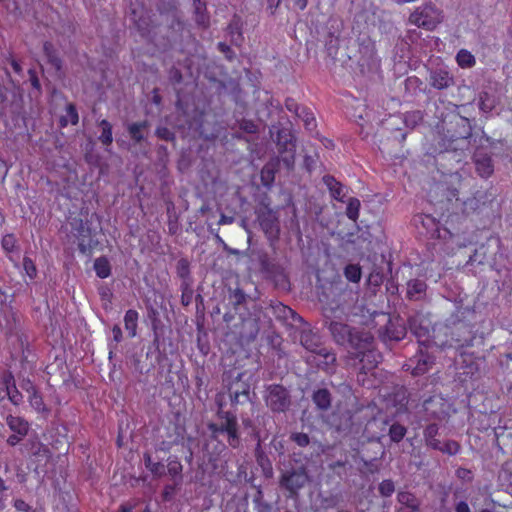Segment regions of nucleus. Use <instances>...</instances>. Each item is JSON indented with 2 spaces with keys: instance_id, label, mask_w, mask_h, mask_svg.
<instances>
[{
  "instance_id": "f257e3e1",
  "label": "nucleus",
  "mask_w": 512,
  "mask_h": 512,
  "mask_svg": "<svg viewBox=\"0 0 512 512\" xmlns=\"http://www.w3.org/2000/svg\"><path fill=\"white\" fill-rule=\"evenodd\" d=\"M227 292V305L239 316L242 323L241 337L254 341L260 331L261 306L239 286H229Z\"/></svg>"
},
{
  "instance_id": "f03ea898",
  "label": "nucleus",
  "mask_w": 512,
  "mask_h": 512,
  "mask_svg": "<svg viewBox=\"0 0 512 512\" xmlns=\"http://www.w3.org/2000/svg\"><path fill=\"white\" fill-rule=\"evenodd\" d=\"M344 348L348 349V359L363 373L373 370L381 355L375 349V338L371 332L356 328Z\"/></svg>"
},
{
  "instance_id": "7ed1b4c3",
  "label": "nucleus",
  "mask_w": 512,
  "mask_h": 512,
  "mask_svg": "<svg viewBox=\"0 0 512 512\" xmlns=\"http://www.w3.org/2000/svg\"><path fill=\"white\" fill-rule=\"evenodd\" d=\"M162 25L155 38V44L166 51L174 48H181L185 24L182 20L181 12L174 5L166 12H162Z\"/></svg>"
},
{
  "instance_id": "20e7f679",
  "label": "nucleus",
  "mask_w": 512,
  "mask_h": 512,
  "mask_svg": "<svg viewBox=\"0 0 512 512\" xmlns=\"http://www.w3.org/2000/svg\"><path fill=\"white\" fill-rule=\"evenodd\" d=\"M372 316L380 317L385 321L377 330L378 338L385 346L392 348L407 336L406 322L399 315L391 316L375 311Z\"/></svg>"
},
{
  "instance_id": "39448f33",
  "label": "nucleus",
  "mask_w": 512,
  "mask_h": 512,
  "mask_svg": "<svg viewBox=\"0 0 512 512\" xmlns=\"http://www.w3.org/2000/svg\"><path fill=\"white\" fill-rule=\"evenodd\" d=\"M274 131L276 135L273 141L276 144L278 154L281 156L285 168L288 171H292L295 166L296 138L289 128L273 125L270 128L272 137Z\"/></svg>"
},
{
  "instance_id": "423d86ee",
  "label": "nucleus",
  "mask_w": 512,
  "mask_h": 512,
  "mask_svg": "<svg viewBox=\"0 0 512 512\" xmlns=\"http://www.w3.org/2000/svg\"><path fill=\"white\" fill-rule=\"evenodd\" d=\"M263 398L266 407L274 414H285L293 404L291 391L282 384L266 385Z\"/></svg>"
},
{
  "instance_id": "0eeeda50",
  "label": "nucleus",
  "mask_w": 512,
  "mask_h": 512,
  "mask_svg": "<svg viewBox=\"0 0 512 512\" xmlns=\"http://www.w3.org/2000/svg\"><path fill=\"white\" fill-rule=\"evenodd\" d=\"M332 308H323L324 327L329 331L333 341L344 347L349 342L352 332L355 327L337 320L339 317H333Z\"/></svg>"
},
{
  "instance_id": "6e6552de",
  "label": "nucleus",
  "mask_w": 512,
  "mask_h": 512,
  "mask_svg": "<svg viewBox=\"0 0 512 512\" xmlns=\"http://www.w3.org/2000/svg\"><path fill=\"white\" fill-rule=\"evenodd\" d=\"M251 378L252 375L249 374L247 371L240 372L228 384V394L230 397L231 404L233 406L244 405L252 401Z\"/></svg>"
},
{
  "instance_id": "1a4fd4ad",
  "label": "nucleus",
  "mask_w": 512,
  "mask_h": 512,
  "mask_svg": "<svg viewBox=\"0 0 512 512\" xmlns=\"http://www.w3.org/2000/svg\"><path fill=\"white\" fill-rule=\"evenodd\" d=\"M309 482V475L305 466L291 468L283 472L279 479L281 488L288 491V497L296 498L299 491Z\"/></svg>"
},
{
  "instance_id": "9d476101",
  "label": "nucleus",
  "mask_w": 512,
  "mask_h": 512,
  "mask_svg": "<svg viewBox=\"0 0 512 512\" xmlns=\"http://www.w3.org/2000/svg\"><path fill=\"white\" fill-rule=\"evenodd\" d=\"M257 221L271 245L279 240L280 222L276 211L263 204L256 210Z\"/></svg>"
},
{
  "instance_id": "9b49d317",
  "label": "nucleus",
  "mask_w": 512,
  "mask_h": 512,
  "mask_svg": "<svg viewBox=\"0 0 512 512\" xmlns=\"http://www.w3.org/2000/svg\"><path fill=\"white\" fill-rule=\"evenodd\" d=\"M409 21L417 27L433 30L442 22L441 11L431 2L426 3L410 14Z\"/></svg>"
},
{
  "instance_id": "f8f14e48",
  "label": "nucleus",
  "mask_w": 512,
  "mask_h": 512,
  "mask_svg": "<svg viewBox=\"0 0 512 512\" xmlns=\"http://www.w3.org/2000/svg\"><path fill=\"white\" fill-rule=\"evenodd\" d=\"M406 326L411 334L417 338L419 347L430 343L431 321L420 311H414L407 316Z\"/></svg>"
},
{
  "instance_id": "ddd939ff",
  "label": "nucleus",
  "mask_w": 512,
  "mask_h": 512,
  "mask_svg": "<svg viewBox=\"0 0 512 512\" xmlns=\"http://www.w3.org/2000/svg\"><path fill=\"white\" fill-rule=\"evenodd\" d=\"M259 264L261 271L267 278L271 279L275 285L282 289H287L290 285L288 276L284 267L273 259H270L267 253L259 255Z\"/></svg>"
},
{
  "instance_id": "4468645a",
  "label": "nucleus",
  "mask_w": 512,
  "mask_h": 512,
  "mask_svg": "<svg viewBox=\"0 0 512 512\" xmlns=\"http://www.w3.org/2000/svg\"><path fill=\"white\" fill-rule=\"evenodd\" d=\"M326 423L339 435L346 436L351 432L353 426V414L348 409H337L327 417Z\"/></svg>"
},
{
  "instance_id": "2eb2a0df",
  "label": "nucleus",
  "mask_w": 512,
  "mask_h": 512,
  "mask_svg": "<svg viewBox=\"0 0 512 512\" xmlns=\"http://www.w3.org/2000/svg\"><path fill=\"white\" fill-rule=\"evenodd\" d=\"M435 363V357L424 350L422 346L418 352L409 359V362L405 365L407 370L411 369V373L414 376H419L427 373Z\"/></svg>"
},
{
  "instance_id": "dca6fc26",
  "label": "nucleus",
  "mask_w": 512,
  "mask_h": 512,
  "mask_svg": "<svg viewBox=\"0 0 512 512\" xmlns=\"http://www.w3.org/2000/svg\"><path fill=\"white\" fill-rule=\"evenodd\" d=\"M475 171L481 178L487 179L494 173V162L490 154L477 148L472 157Z\"/></svg>"
},
{
  "instance_id": "f3484780",
  "label": "nucleus",
  "mask_w": 512,
  "mask_h": 512,
  "mask_svg": "<svg viewBox=\"0 0 512 512\" xmlns=\"http://www.w3.org/2000/svg\"><path fill=\"white\" fill-rule=\"evenodd\" d=\"M335 297L323 308H332L335 310L333 311V317H341L349 308L350 303L354 301L355 294L352 290H341L335 294Z\"/></svg>"
},
{
  "instance_id": "a211bd4d",
  "label": "nucleus",
  "mask_w": 512,
  "mask_h": 512,
  "mask_svg": "<svg viewBox=\"0 0 512 512\" xmlns=\"http://www.w3.org/2000/svg\"><path fill=\"white\" fill-rule=\"evenodd\" d=\"M368 425L370 427L375 426L377 428H380L383 432H387V434L390 437V440L395 443L400 442L407 433V429L405 426L397 422L390 424L388 420L374 419L373 421L369 422Z\"/></svg>"
},
{
  "instance_id": "6ab92c4d",
  "label": "nucleus",
  "mask_w": 512,
  "mask_h": 512,
  "mask_svg": "<svg viewBox=\"0 0 512 512\" xmlns=\"http://www.w3.org/2000/svg\"><path fill=\"white\" fill-rule=\"evenodd\" d=\"M428 81L437 90H444L455 84L453 75L445 68L431 69Z\"/></svg>"
},
{
  "instance_id": "aec40b11",
  "label": "nucleus",
  "mask_w": 512,
  "mask_h": 512,
  "mask_svg": "<svg viewBox=\"0 0 512 512\" xmlns=\"http://www.w3.org/2000/svg\"><path fill=\"white\" fill-rule=\"evenodd\" d=\"M78 233L79 242H78V250L82 254H87L90 252L96 245L97 241H94L92 238V228L88 225L87 221L79 220V226L76 228Z\"/></svg>"
},
{
  "instance_id": "412c9836",
  "label": "nucleus",
  "mask_w": 512,
  "mask_h": 512,
  "mask_svg": "<svg viewBox=\"0 0 512 512\" xmlns=\"http://www.w3.org/2000/svg\"><path fill=\"white\" fill-rule=\"evenodd\" d=\"M398 506L395 512H422L421 500L412 492L399 491L397 493Z\"/></svg>"
},
{
  "instance_id": "4be33fe9",
  "label": "nucleus",
  "mask_w": 512,
  "mask_h": 512,
  "mask_svg": "<svg viewBox=\"0 0 512 512\" xmlns=\"http://www.w3.org/2000/svg\"><path fill=\"white\" fill-rule=\"evenodd\" d=\"M300 343L307 351L314 354L324 346L321 342V337L308 327L301 330Z\"/></svg>"
},
{
  "instance_id": "5701e85b",
  "label": "nucleus",
  "mask_w": 512,
  "mask_h": 512,
  "mask_svg": "<svg viewBox=\"0 0 512 512\" xmlns=\"http://www.w3.org/2000/svg\"><path fill=\"white\" fill-rule=\"evenodd\" d=\"M444 406V399L439 396H430L423 401L424 411L433 419H442L445 414Z\"/></svg>"
},
{
  "instance_id": "b1692460",
  "label": "nucleus",
  "mask_w": 512,
  "mask_h": 512,
  "mask_svg": "<svg viewBox=\"0 0 512 512\" xmlns=\"http://www.w3.org/2000/svg\"><path fill=\"white\" fill-rule=\"evenodd\" d=\"M332 399L330 390L324 387L314 389L311 395L312 402L320 411H328L331 408Z\"/></svg>"
},
{
  "instance_id": "393cba45",
  "label": "nucleus",
  "mask_w": 512,
  "mask_h": 512,
  "mask_svg": "<svg viewBox=\"0 0 512 512\" xmlns=\"http://www.w3.org/2000/svg\"><path fill=\"white\" fill-rule=\"evenodd\" d=\"M315 355L312 361L315 362L320 369L329 371L335 366L336 354L331 349L323 346Z\"/></svg>"
},
{
  "instance_id": "a878e982",
  "label": "nucleus",
  "mask_w": 512,
  "mask_h": 512,
  "mask_svg": "<svg viewBox=\"0 0 512 512\" xmlns=\"http://www.w3.org/2000/svg\"><path fill=\"white\" fill-rule=\"evenodd\" d=\"M322 180L327 186L331 197L337 201L344 202V197L348 191L347 187L337 181L332 175H325Z\"/></svg>"
},
{
  "instance_id": "bb28decb",
  "label": "nucleus",
  "mask_w": 512,
  "mask_h": 512,
  "mask_svg": "<svg viewBox=\"0 0 512 512\" xmlns=\"http://www.w3.org/2000/svg\"><path fill=\"white\" fill-rule=\"evenodd\" d=\"M427 285L423 280L412 279L407 282L406 297L411 301H419L426 295Z\"/></svg>"
},
{
  "instance_id": "cd10ccee",
  "label": "nucleus",
  "mask_w": 512,
  "mask_h": 512,
  "mask_svg": "<svg viewBox=\"0 0 512 512\" xmlns=\"http://www.w3.org/2000/svg\"><path fill=\"white\" fill-rule=\"evenodd\" d=\"M149 123L147 120L128 123L126 126L127 132L134 143L139 144L146 139V132Z\"/></svg>"
},
{
  "instance_id": "c85d7f7f",
  "label": "nucleus",
  "mask_w": 512,
  "mask_h": 512,
  "mask_svg": "<svg viewBox=\"0 0 512 512\" xmlns=\"http://www.w3.org/2000/svg\"><path fill=\"white\" fill-rule=\"evenodd\" d=\"M194 20L199 27L208 28L210 17L207 13L206 2L202 0H193Z\"/></svg>"
},
{
  "instance_id": "c756f323",
  "label": "nucleus",
  "mask_w": 512,
  "mask_h": 512,
  "mask_svg": "<svg viewBox=\"0 0 512 512\" xmlns=\"http://www.w3.org/2000/svg\"><path fill=\"white\" fill-rule=\"evenodd\" d=\"M6 424L11 431L20 436H26L30 429L28 421L20 416L8 415L6 417Z\"/></svg>"
},
{
  "instance_id": "7c9ffc66",
  "label": "nucleus",
  "mask_w": 512,
  "mask_h": 512,
  "mask_svg": "<svg viewBox=\"0 0 512 512\" xmlns=\"http://www.w3.org/2000/svg\"><path fill=\"white\" fill-rule=\"evenodd\" d=\"M318 497L320 508L323 510L336 508L342 502V495L340 493H319Z\"/></svg>"
},
{
  "instance_id": "2f4dec72",
  "label": "nucleus",
  "mask_w": 512,
  "mask_h": 512,
  "mask_svg": "<svg viewBox=\"0 0 512 512\" xmlns=\"http://www.w3.org/2000/svg\"><path fill=\"white\" fill-rule=\"evenodd\" d=\"M456 125L459 129L452 135V138H455L456 140H466L471 137L472 126L468 118L462 116L457 117Z\"/></svg>"
},
{
  "instance_id": "473e14b6",
  "label": "nucleus",
  "mask_w": 512,
  "mask_h": 512,
  "mask_svg": "<svg viewBox=\"0 0 512 512\" xmlns=\"http://www.w3.org/2000/svg\"><path fill=\"white\" fill-rule=\"evenodd\" d=\"M272 308L274 315L278 319L288 320L289 318H291L293 321L304 322L303 318L300 315H298L293 309L282 303H278L274 305Z\"/></svg>"
},
{
  "instance_id": "72a5a7b5",
  "label": "nucleus",
  "mask_w": 512,
  "mask_h": 512,
  "mask_svg": "<svg viewBox=\"0 0 512 512\" xmlns=\"http://www.w3.org/2000/svg\"><path fill=\"white\" fill-rule=\"evenodd\" d=\"M44 55L50 65H52L57 71L62 68V60L59 58L54 45L51 42L46 41L43 44Z\"/></svg>"
},
{
  "instance_id": "f704fd0d",
  "label": "nucleus",
  "mask_w": 512,
  "mask_h": 512,
  "mask_svg": "<svg viewBox=\"0 0 512 512\" xmlns=\"http://www.w3.org/2000/svg\"><path fill=\"white\" fill-rule=\"evenodd\" d=\"M478 107L483 113H490L496 107V98L487 91L478 94Z\"/></svg>"
},
{
  "instance_id": "c9c22d12",
  "label": "nucleus",
  "mask_w": 512,
  "mask_h": 512,
  "mask_svg": "<svg viewBox=\"0 0 512 512\" xmlns=\"http://www.w3.org/2000/svg\"><path fill=\"white\" fill-rule=\"evenodd\" d=\"M93 268L96 275L101 279H105L111 275V264L106 256L96 258Z\"/></svg>"
},
{
  "instance_id": "e433bc0d",
  "label": "nucleus",
  "mask_w": 512,
  "mask_h": 512,
  "mask_svg": "<svg viewBox=\"0 0 512 512\" xmlns=\"http://www.w3.org/2000/svg\"><path fill=\"white\" fill-rule=\"evenodd\" d=\"M145 467L155 476V477H163L166 474V469L163 463L161 462H153L152 457L149 453H144L143 455Z\"/></svg>"
},
{
  "instance_id": "4c0bfd02",
  "label": "nucleus",
  "mask_w": 512,
  "mask_h": 512,
  "mask_svg": "<svg viewBox=\"0 0 512 512\" xmlns=\"http://www.w3.org/2000/svg\"><path fill=\"white\" fill-rule=\"evenodd\" d=\"M296 116L303 121L306 130L312 132L316 129L317 124L315 116L308 107L303 106Z\"/></svg>"
},
{
  "instance_id": "58836bf2",
  "label": "nucleus",
  "mask_w": 512,
  "mask_h": 512,
  "mask_svg": "<svg viewBox=\"0 0 512 512\" xmlns=\"http://www.w3.org/2000/svg\"><path fill=\"white\" fill-rule=\"evenodd\" d=\"M167 461H168L167 473L174 479V481L176 479H180V483L182 484L183 466H182L181 462L175 456L174 457L170 456Z\"/></svg>"
},
{
  "instance_id": "ea45409f",
  "label": "nucleus",
  "mask_w": 512,
  "mask_h": 512,
  "mask_svg": "<svg viewBox=\"0 0 512 512\" xmlns=\"http://www.w3.org/2000/svg\"><path fill=\"white\" fill-rule=\"evenodd\" d=\"M29 450L33 456L38 458V460H46L47 461L51 457L49 448L45 444H43L39 441H32L30 443Z\"/></svg>"
},
{
  "instance_id": "a19ab883",
  "label": "nucleus",
  "mask_w": 512,
  "mask_h": 512,
  "mask_svg": "<svg viewBox=\"0 0 512 512\" xmlns=\"http://www.w3.org/2000/svg\"><path fill=\"white\" fill-rule=\"evenodd\" d=\"M98 126L101 128L99 141L105 146H110L113 142L111 123L108 120L103 119L98 123Z\"/></svg>"
},
{
  "instance_id": "79ce46f5",
  "label": "nucleus",
  "mask_w": 512,
  "mask_h": 512,
  "mask_svg": "<svg viewBox=\"0 0 512 512\" xmlns=\"http://www.w3.org/2000/svg\"><path fill=\"white\" fill-rule=\"evenodd\" d=\"M256 462L261 467L263 476L267 479L273 477V467L269 458L263 453L256 451Z\"/></svg>"
},
{
  "instance_id": "37998d69",
  "label": "nucleus",
  "mask_w": 512,
  "mask_h": 512,
  "mask_svg": "<svg viewBox=\"0 0 512 512\" xmlns=\"http://www.w3.org/2000/svg\"><path fill=\"white\" fill-rule=\"evenodd\" d=\"M469 309L467 308H458L451 316L446 320L447 326L456 327L461 325L463 328H467L468 325L463 322L465 318V314L469 313Z\"/></svg>"
},
{
  "instance_id": "c03bdc74",
  "label": "nucleus",
  "mask_w": 512,
  "mask_h": 512,
  "mask_svg": "<svg viewBox=\"0 0 512 512\" xmlns=\"http://www.w3.org/2000/svg\"><path fill=\"white\" fill-rule=\"evenodd\" d=\"M137 321H138V312L133 309H129L126 311L124 316V323L126 330L129 331V334L131 337H134L136 335V328H137Z\"/></svg>"
},
{
  "instance_id": "a18cd8bd",
  "label": "nucleus",
  "mask_w": 512,
  "mask_h": 512,
  "mask_svg": "<svg viewBox=\"0 0 512 512\" xmlns=\"http://www.w3.org/2000/svg\"><path fill=\"white\" fill-rule=\"evenodd\" d=\"M218 416L221 419L220 424L222 425L224 432H227L238 423L236 415L230 411H220Z\"/></svg>"
},
{
  "instance_id": "49530a36",
  "label": "nucleus",
  "mask_w": 512,
  "mask_h": 512,
  "mask_svg": "<svg viewBox=\"0 0 512 512\" xmlns=\"http://www.w3.org/2000/svg\"><path fill=\"white\" fill-rule=\"evenodd\" d=\"M456 60L461 68H471L476 63L475 57L465 49H461L457 53Z\"/></svg>"
},
{
  "instance_id": "de8ad7c7",
  "label": "nucleus",
  "mask_w": 512,
  "mask_h": 512,
  "mask_svg": "<svg viewBox=\"0 0 512 512\" xmlns=\"http://www.w3.org/2000/svg\"><path fill=\"white\" fill-rule=\"evenodd\" d=\"M498 480L501 487L509 494L512 495V471L503 467L498 475Z\"/></svg>"
},
{
  "instance_id": "09e8293b",
  "label": "nucleus",
  "mask_w": 512,
  "mask_h": 512,
  "mask_svg": "<svg viewBox=\"0 0 512 512\" xmlns=\"http://www.w3.org/2000/svg\"><path fill=\"white\" fill-rule=\"evenodd\" d=\"M361 207L360 200L357 198H349L347 207H346V215L347 217L352 220L356 221L359 217V210Z\"/></svg>"
},
{
  "instance_id": "8fccbe9b",
  "label": "nucleus",
  "mask_w": 512,
  "mask_h": 512,
  "mask_svg": "<svg viewBox=\"0 0 512 512\" xmlns=\"http://www.w3.org/2000/svg\"><path fill=\"white\" fill-rule=\"evenodd\" d=\"M176 273L183 280V283H188L187 280L190 279V262L186 258L178 260Z\"/></svg>"
},
{
  "instance_id": "3c124183",
  "label": "nucleus",
  "mask_w": 512,
  "mask_h": 512,
  "mask_svg": "<svg viewBox=\"0 0 512 512\" xmlns=\"http://www.w3.org/2000/svg\"><path fill=\"white\" fill-rule=\"evenodd\" d=\"M181 486L180 479H176L173 484H166L162 490L161 497L164 502L173 500L177 489Z\"/></svg>"
},
{
  "instance_id": "603ef678",
  "label": "nucleus",
  "mask_w": 512,
  "mask_h": 512,
  "mask_svg": "<svg viewBox=\"0 0 512 512\" xmlns=\"http://www.w3.org/2000/svg\"><path fill=\"white\" fill-rule=\"evenodd\" d=\"M345 277L353 283H357L361 279V268L358 264H348L344 269Z\"/></svg>"
},
{
  "instance_id": "864d4df0",
  "label": "nucleus",
  "mask_w": 512,
  "mask_h": 512,
  "mask_svg": "<svg viewBox=\"0 0 512 512\" xmlns=\"http://www.w3.org/2000/svg\"><path fill=\"white\" fill-rule=\"evenodd\" d=\"M289 439L301 448H305L312 443L309 435L303 432H293L290 434Z\"/></svg>"
},
{
  "instance_id": "5fc2aeb1",
  "label": "nucleus",
  "mask_w": 512,
  "mask_h": 512,
  "mask_svg": "<svg viewBox=\"0 0 512 512\" xmlns=\"http://www.w3.org/2000/svg\"><path fill=\"white\" fill-rule=\"evenodd\" d=\"M30 405L38 412H46L48 409L44 404L42 396L39 394L38 390L33 391L32 394L28 397Z\"/></svg>"
},
{
  "instance_id": "6e6d98bb",
  "label": "nucleus",
  "mask_w": 512,
  "mask_h": 512,
  "mask_svg": "<svg viewBox=\"0 0 512 512\" xmlns=\"http://www.w3.org/2000/svg\"><path fill=\"white\" fill-rule=\"evenodd\" d=\"M486 262V249L485 246L482 245L479 248L475 249L474 253L469 257L468 264H478L483 265Z\"/></svg>"
},
{
  "instance_id": "4d7b16f0",
  "label": "nucleus",
  "mask_w": 512,
  "mask_h": 512,
  "mask_svg": "<svg viewBox=\"0 0 512 512\" xmlns=\"http://www.w3.org/2000/svg\"><path fill=\"white\" fill-rule=\"evenodd\" d=\"M4 394L5 397L7 396L10 402L15 406H18L23 402V395L17 389L16 384L14 385V387L6 388Z\"/></svg>"
},
{
  "instance_id": "13d9d810",
  "label": "nucleus",
  "mask_w": 512,
  "mask_h": 512,
  "mask_svg": "<svg viewBox=\"0 0 512 512\" xmlns=\"http://www.w3.org/2000/svg\"><path fill=\"white\" fill-rule=\"evenodd\" d=\"M228 436V444L232 448H238L240 446L241 440L239 436V425L238 423L233 428L229 429L225 432Z\"/></svg>"
},
{
  "instance_id": "bf43d9fd",
  "label": "nucleus",
  "mask_w": 512,
  "mask_h": 512,
  "mask_svg": "<svg viewBox=\"0 0 512 512\" xmlns=\"http://www.w3.org/2000/svg\"><path fill=\"white\" fill-rule=\"evenodd\" d=\"M239 129L247 134H256L258 132V126L253 120L242 119L237 122Z\"/></svg>"
},
{
  "instance_id": "052dcab7",
  "label": "nucleus",
  "mask_w": 512,
  "mask_h": 512,
  "mask_svg": "<svg viewBox=\"0 0 512 512\" xmlns=\"http://www.w3.org/2000/svg\"><path fill=\"white\" fill-rule=\"evenodd\" d=\"M155 135L161 140H164L167 142H172L174 144L176 142L175 133L173 131H171L170 129H168L167 127H158L155 130Z\"/></svg>"
},
{
  "instance_id": "680f3d73",
  "label": "nucleus",
  "mask_w": 512,
  "mask_h": 512,
  "mask_svg": "<svg viewBox=\"0 0 512 512\" xmlns=\"http://www.w3.org/2000/svg\"><path fill=\"white\" fill-rule=\"evenodd\" d=\"M378 491L383 497H390L395 491L394 482L390 479L383 480L379 486Z\"/></svg>"
},
{
  "instance_id": "e2e57ef3",
  "label": "nucleus",
  "mask_w": 512,
  "mask_h": 512,
  "mask_svg": "<svg viewBox=\"0 0 512 512\" xmlns=\"http://www.w3.org/2000/svg\"><path fill=\"white\" fill-rule=\"evenodd\" d=\"M157 153V163L162 168H166L169 162V152L165 145H159L156 150Z\"/></svg>"
},
{
  "instance_id": "0e129e2a",
  "label": "nucleus",
  "mask_w": 512,
  "mask_h": 512,
  "mask_svg": "<svg viewBox=\"0 0 512 512\" xmlns=\"http://www.w3.org/2000/svg\"><path fill=\"white\" fill-rule=\"evenodd\" d=\"M440 451L448 455H456L460 451V444L457 441L448 440L442 444Z\"/></svg>"
},
{
  "instance_id": "69168bd1",
  "label": "nucleus",
  "mask_w": 512,
  "mask_h": 512,
  "mask_svg": "<svg viewBox=\"0 0 512 512\" xmlns=\"http://www.w3.org/2000/svg\"><path fill=\"white\" fill-rule=\"evenodd\" d=\"M23 267L26 274L30 277V279H34L36 277L37 269L31 258L27 256L23 258Z\"/></svg>"
},
{
  "instance_id": "338daca9",
  "label": "nucleus",
  "mask_w": 512,
  "mask_h": 512,
  "mask_svg": "<svg viewBox=\"0 0 512 512\" xmlns=\"http://www.w3.org/2000/svg\"><path fill=\"white\" fill-rule=\"evenodd\" d=\"M241 31V21L240 18L237 16H234L230 23L227 26V32L228 34L233 37L236 33Z\"/></svg>"
},
{
  "instance_id": "774afa93",
  "label": "nucleus",
  "mask_w": 512,
  "mask_h": 512,
  "mask_svg": "<svg viewBox=\"0 0 512 512\" xmlns=\"http://www.w3.org/2000/svg\"><path fill=\"white\" fill-rule=\"evenodd\" d=\"M66 114H67V117H69L70 122H71L72 125L78 124V122H79V115H78V112H77L75 104H73V103H68L67 104V106H66Z\"/></svg>"
}]
</instances>
